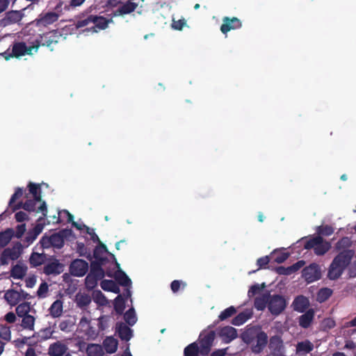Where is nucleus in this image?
Returning a JSON list of instances; mask_svg holds the SVG:
<instances>
[{
    "instance_id": "nucleus-47",
    "label": "nucleus",
    "mask_w": 356,
    "mask_h": 356,
    "mask_svg": "<svg viewBox=\"0 0 356 356\" xmlns=\"http://www.w3.org/2000/svg\"><path fill=\"white\" fill-rule=\"evenodd\" d=\"M236 313V309L234 306H230L224 309L218 316V320L223 321L232 316Z\"/></svg>"
},
{
    "instance_id": "nucleus-1",
    "label": "nucleus",
    "mask_w": 356,
    "mask_h": 356,
    "mask_svg": "<svg viewBox=\"0 0 356 356\" xmlns=\"http://www.w3.org/2000/svg\"><path fill=\"white\" fill-rule=\"evenodd\" d=\"M27 188L29 194L32 195L33 199L27 200L24 202V210L36 213H41L42 216L38 218V220H45L47 217V207L45 201L42 200L40 185L29 182Z\"/></svg>"
},
{
    "instance_id": "nucleus-50",
    "label": "nucleus",
    "mask_w": 356,
    "mask_h": 356,
    "mask_svg": "<svg viewBox=\"0 0 356 356\" xmlns=\"http://www.w3.org/2000/svg\"><path fill=\"white\" fill-rule=\"evenodd\" d=\"M93 300L97 304L102 306L106 305L108 302L105 296L99 290L93 293Z\"/></svg>"
},
{
    "instance_id": "nucleus-21",
    "label": "nucleus",
    "mask_w": 356,
    "mask_h": 356,
    "mask_svg": "<svg viewBox=\"0 0 356 356\" xmlns=\"http://www.w3.org/2000/svg\"><path fill=\"white\" fill-rule=\"evenodd\" d=\"M86 0H70L68 3L59 1L55 6L54 10L59 13L69 12L72 10L81 6Z\"/></svg>"
},
{
    "instance_id": "nucleus-61",
    "label": "nucleus",
    "mask_w": 356,
    "mask_h": 356,
    "mask_svg": "<svg viewBox=\"0 0 356 356\" xmlns=\"http://www.w3.org/2000/svg\"><path fill=\"white\" fill-rule=\"evenodd\" d=\"M92 23V15L88 16L86 19H79L76 23V28H83Z\"/></svg>"
},
{
    "instance_id": "nucleus-9",
    "label": "nucleus",
    "mask_w": 356,
    "mask_h": 356,
    "mask_svg": "<svg viewBox=\"0 0 356 356\" xmlns=\"http://www.w3.org/2000/svg\"><path fill=\"white\" fill-rule=\"evenodd\" d=\"M22 189L17 188L14 194L11 196L7 209L4 213L0 214V218L4 213H11L17 211L22 207Z\"/></svg>"
},
{
    "instance_id": "nucleus-23",
    "label": "nucleus",
    "mask_w": 356,
    "mask_h": 356,
    "mask_svg": "<svg viewBox=\"0 0 356 356\" xmlns=\"http://www.w3.org/2000/svg\"><path fill=\"white\" fill-rule=\"evenodd\" d=\"M44 220L39 221L37 220L38 223L36 225L27 232L26 237L24 240V242L27 243V245L32 243L38 237V236L42 232V229L44 226Z\"/></svg>"
},
{
    "instance_id": "nucleus-45",
    "label": "nucleus",
    "mask_w": 356,
    "mask_h": 356,
    "mask_svg": "<svg viewBox=\"0 0 356 356\" xmlns=\"http://www.w3.org/2000/svg\"><path fill=\"white\" fill-rule=\"evenodd\" d=\"M76 302L79 307H86L91 302V298L88 294H78L76 296Z\"/></svg>"
},
{
    "instance_id": "nucleus-33",
    "label": "nucleus",
    "mask_w": 356,
    "mask_h": 356,
    "mask_svg": "<svg viewBox=\"0 0 356 356\" xmlns=\"http://www.w3.org/2000/svg\"><path fill=\"white\" fill-rule=\"evenodd\" d=\"M88 356H103L104 354L103 347L97 343H90L86 348Z\"/></svg>"
},
{
    "instance_id": "nucleus-7",
    "label": "nucleus",
    "mask_w": 356,
    "mask_h": 356,
    "mask_svg": "<svg viewBox=\"0 0 356 356\" xmlns=\"http://www.w3.org/2000/svg\"><path fill=\"white\" fill-rule=\"evenodd\" d=\"M286 302L284 298L280 295L270 296L269 294L268 308L273 315H279L286 308Z\"/></svg>"
},
{
    "instance_id": "nucleus-36",
    "label": "nucleus",
    "mask_w": 356,
    "mask_h": 356,
    "mask_svg": "<svg viewBox=\"0 0 356 356\" xmlns=\"http://www.w3.org/2000/svg\"><path fill=\"white\" fill-rule=\"evenodd\" d=\"M50 315L54 318L59 317L63 314V302L60 300L54 301L49 309Z\"/></svg>"
},
{
    "instance_id": "nucleus-11",
    "label": "nucleus",
    "mask_w": 356,
    "mask_h": 356,
    "mask_svg": "<svg viewBox=\"0 0 356 356\" xmlns=\"http://www.w3.org/2000/svg\"><path fill=\"white\" fill-rule=\"evenodd\" d=\"M22 56V41L15 40L10 47L0 54V58L3 57L5 60H8L10 58H19Z\"/></svg>"
},
{
    "instance_id": "nucleus-58",
    "label": "nucleus",
    "mask_w": 356,
    "mask_h": 356,
    "mask_svg": "<svg viewBox=\"0 0 356 356\" xmlns=\"http://www.w3.org/2000/svg\"><path fill=\"white\" fill-rule=\"evenodd\" d=\"M289 257V254L288 252H280L278 254L275 253L274 261L277 264H282Z\"/></svg>"
},
{
    "instance_id": "nucleus-32",
    "label": "nucleus",
    "mask_w": 356,
    "mask_h": 356,
    "mask_svg": "<svg viewBox=\"0 0 356 356\" xmlns=\"http://www.w3.org/2000/svg\"><path fill=\"white\" fill-rule=\"evenodd\" d=\"M107 251L106 246L100 241L99 245L96 246L93 251V257L95 259L94 261H99L101 259H105L106 263H110L107 257H102V254Z\"/></svg>"
},
{
    "instance_id": "nucleus-2",
    "label": "nucleus",
    "mask_w": 356,
    "mask_h": 356,
    "mask_svg": "<svg viewBox=\"0 0 356 356\" xmlns=\"http://www.w3.org/2000/svg\"><path fill=\"white\" fill-rule=\"evenodd\" d=\"M244 343L250 346L251 351L254 354L261 353L268 343L267 334L258 327H252L246 329L241 335Z\"/></svg>"
},
{
    "instance_id": "nucleus-31",
    "label": "nucleus",
    "mask_w": 356,
    "mask_h": 356,
    "mask_svg": "<svg viewBox=\"0 0 356 356\" xmlns=\"http://www.w3.org/2000/svg\"><path fill=\"white\" fill-rule=\"evenodd\" d=\"M118 341L113 337H107L103 341V346L107 353L112 354L118 349Z\"/></svg>"
},
{
    "instance_id": "nucleus-48",
    "label": "nucleus",
    "mask_w": 356,
    "mask_h": 356,
    "mask_svg": "<svg viewBox=\"0 0 356 356\" xmlns=\"http://www.w3.org/2000/svg\"><path fill=\"white\" fill-rule=\"evenodd\" d=\"M35 318L29 314L27 311L24 312V329L32 330L34 327Z\"/></svg>"
},
{
    "instance_id": "nucleus-43",
    "label": "nucleus",
    "mask_w": 356,
    "mask_h": 356,
    "mask_svg": "<svg viewBox=\"0 0 356 356\" xmlns=\"http://www.w3.org/2000/svg\"><path fill=\"white\" fill-rule=\"evenodd\" d=\"M314 348L313 344L308 340L299 342L296 346L298 353L304 352L305 353H310Z\"/></svg>"
},
{
    "instance_id": "nucleus-40",
    "label": "nucleus",
    "mask_w": 356,
    "mask_h": 356,
    "mask_svg": "<svg viewBox=\"0 0 356 356\" xmlns=\"http://www.w3.org/2000/svg\"><path fill=\"white\" fill-rule=\"evenodd\" d=\"M332 295V290L329 288H322L317 293V301L324 302Z\"/></svg>"
},
{
    "instance_id": "nucleus-35",
    "label": "nucleus",
    "mask_w": 356,
    "mask_h": 356,
    "mask_svg": "<svg viewBox=\"0 0 356 356\" xmlns=\"http://www.w3.org/2000/svg\"><path fill=\"white\" fill-rule=\"evenodd\" d=\"M269 293L263 294L261 296L255 298L254 302V307L259 310H264L268 305Z\"/></svg>"
},
{
    "instance_id": "nucleus-46",
    "label": "nucleus",
    "mask_w": 356,
    "mask_h": 356,
    "mask_svg": "<svg viewBox=\"0 0 356 356\" xmlns=\"http://www.w3.org/2000/svg\"><path fill=\"white\" fill-rule=\"evenodd\" d=\"M50 236L52 247L60 249L64 245V239L63 238L61 234H59L58 232L54 233L51 234Z\"/></svg>"
},
{
    "instance_id": "nucleus-59",
    "label": "nucleus",
    "mask_w": 356,
    "mask_h": 356,
    "mask_svg": "<svg viewBox=\"0 0 356 356\" xmlns=\"http://www.w3.org/2000/svg\"><path fill=\"white\" fill-rule=\"evenodd\" d=\"M90 325V321L88 320V318L86 316H83L81 318V320L79 321V324L81 331L84 333L87 331V328L89 327Z\"/></svg>"
},
{
    "instance_id": "nucleus-30",
    "label": "nucleus",
    "mask_w": 356,
    "mask_h": 356,
    "mask_svg": "<svg viewBox=\"0 0 356 356\" xmlns=\"http://www.w3.org/2000/svg\"><path fill=\"white\" fill-rule=\"evenodd\" d=\"M219 334L224 342L228 343L237 337V331L233 327L225 326L220 329Z\"/></svg>"
},
{
    "instance_id": "nucleus-15",
    "label": "nucleus",
    "mask_w": 356,
    "mask_h": 356,
    "mask_svg": "<svg viewBox=\"0 0 356 356\" xmlns=\"http://www.w3.org/2000/svg\"><path fill=\"white\" fill-rule=\"evenodd\" d=\"M49 356H72L68 352V347L60 341H57L49 345L48 348Z\"/></svg>"
},
{
    "instance_id": "nucleus-18",
    "label": "nucleus",
    "mask_w": 356,
    "mask_h": 356,
    "mask_svg": "<svg viewBox=\"0 0 356 356\" xmlns=\"http://www.w3.org/2000/svg\"><path fill=\"white\" fill-rule=\"evenodd\" d=\"M309 298L303 295H299L293 299L291 307L295 312L304 313L309 309Z\"/></svg>"
},
{
    "instance_id": "nucleus-20",
    "label": "nucleus",
    "mask_w": 356,
    "mask_h": 356,
    "mask_svg": "<svg viewBox=\"0 0 356 356\" xmlns=\"http://www.w3.org/2000/svg\"><path fill=\"white\" fill-rule=\"evenodd\" d=\"M22 19V13L20 11L12 10L8 12L5 17L0 19V26L6 27L13 24L17 23Z\"/></svg>"
},
{
    "instance_id": "nucleus-44",
    "label": "nucleus",
    "mask_w": 356,
    "mask_h": 356,
    "mask_svg": "<svg viewBox=\"0 0 356 356\" xmlns=\"http://www.w3.org/2000/svg\"><path fill=\"white\" fill-rule=\"evenodd\" d=\"M334 228L328 225H321L316 227V232L318 236H329L334 233Z\"/></svg>"
},
{
    "instance_id": "nucleus-5",
    "label": "nucleus",
    "mask_w": 356,
    "mask_h": 356,
    "mask_svg": "<svg viewBox=\"0 0 356 356\" xmlns=\"http://www.w3.org/2000/svg\"><path fill=\"white\" fill-rule=\"evenodd\" d=\"M331 248V244L328 241L323 240L321 236H316L305 241L304 248L310 250L314 248V253L316 255L321 256L325 254Z\"/></svg>"
},
{
    "instance_id": "nucleus-24",
    "label": "nucleus",
    "mask_w": 356,
    "mask_h": 356,
    "mask_svg": "<svg viewBox=\"0 0 356 356\" xmlns=\"http://www.w3.org/2000/svg\"><path fill=\"white\" fill-rule=\"evenodd\" d=\"M314 309L312 308L309 309L298 317V321L299 325L304 329L309 328L314 319Z\"/></svg>"
},
{
    "instance_id": "nucleus-13",
    "label": "nucleus",
    "mask_w": 356,
    "mask_h": 356,
    "mask_svg": "<svg viewBox=\"0 0 356 356\" xmlns=\"http://www.w3.org/2000/svg\"><path fill=\"white\" fill-rule=\"evenodd\" d=\"M321 273L318 264L314 263L302 270V277L308 282H315L321 278Z\"/></svg>"
},
{
    "instance_id": "nucleus-12",
    "label": "nucleus",
    "mask_w": 356,
    "mask_h": 356,
    "mask_svg": "<svg viewBox=\"0 0 356 356\" xmlns=\"http://www.w3.org/2000/svg\"><path fill=\"white\" fill-rule=\"evenodd\" d=\"M88 270V264L83 259H76L73 260L70 266L71 274L76 277L84 276Z\"/></svg>"
},
{
    "instance_id": "nucleus-62",
    "label": "nucleus",
    "mask_w": 356,
    "mask_h": 356,
    "mask_svg": "<svg viewBox=\"0 0 356 356\" xmlns=\"http://www.w3.org/2000/svg\"><path fill=\"white\" fill-rule=\"evenodd\" d=\"M186 22L184 19L179 20H173L172 23V28L175 30L181 31L186 25Z\"/></svg>"
},
{
    "instance_id": "nucleus-29",
    "label": "nucleus",
    "mask_w": 356,
    "mask_h": 356,
    "mask_svg": "<svg viewBox=\"0 0 356 356\" xmlns=\"http://www.w3.org/2000/svg\"><path fill=\"white\" fill-rule=\"evenodd\" d=\"M110 15L111 18L106 19L103 16L92 15V23L95 24L93 29L97 28L99 30L106 29L109 24L113 22L112 13Z\"/></svg>"
},
{
    "instance_id": "nucleus-37",
    "label": "nucleus",
    "mask_w": 356,
    "mask_h": 356,
    "mask_svg": "<svg viewBox=\"0 0 356 356\" xmlns=\"http://www.w3.org/2000/svg\"><path fill=\"white\" fill-rule=\"evenodd\" d=\"M252 316V314L249 312H242L236 316L232 320L234 325L239 326L245 323Z\"/></svg>"
},
{
    "instance_id": "nucleus-6",
    "label": "nucleus",
    "mask_w": 356,
    "mask_h": 356,
    "mask_svg": "<svg viewBox=\"0 0 356 356\" xmlns=\"http://www.w3.org/2000/svg\"><path fill=\"white\" fill-rule=\"evenodd\" d=\"M107 264L105 259H101L99 261H91L89 273L99 280H102L105 275L113 277V270L110 268H106V270H104L103 268Z\"/></svg>"
},
{
    "instance_id": "nucleus-34",
    "label": "nucleus",
    "mask_w": 356,
    "mask_h": 356,
    "mask_svg": "<svg viewBox=\"0 0 356 356\" xmlns=\"http://www.w3.org/2000/svg\"><path fill=\"white\" fill-rule=\"evenodd\" d=\"M21 295L20 291H16L15 289H11L8 291L4 295V298L6 300L10 305H15L17 304L19 300L20 299Z\"/></svg>"
},
{
    "instance_id": "nucleus-26",
    "label": "nucleus",
    "mask_w": 356,
    "mask_h": 356,
    "mask_svg": "<svg viewBox=\"0 0 356 356\" xmlns=\"http://www.w3.org/2000/svg\"><path fill=\"white\" fill-rule=\"evenodd\" d=\"M22 252V246L20 243H17L12 248H7L3 250L1 258L4 260L17 259Z\"/></svg>"
},
{
    "instance_id": "nucleus-39",
    "label": "nucleus",
    "mask_w": 356,
    "mask_h": 356,
    "mask_svg": "<svg viewBox=\"0 0 356 356\" xmlns=\"http://www.w3.org/2000/svg\"><path fill=\"white\" fill-rule=\"evenodd\" d=\"M184 356H199L200 347L196 342H193L184 348Z\"/></svg>"
},
{
    "instance_id": "nucleus-49",
    "label": "nucleus",
    "mask_w": 356,
    "mask_h": 356,
    "mask_svg": "<svg viewBox=\"0 0 356 356\" xmlns=\"http://www.w3.org/2000/svg\"><path fill=\"white\" fill-rule=\"evenodd\" d=\"M74 325V323L72 320L67 319L62 321L59 323L58 327L63 332H70L72 330Z\"/></svg>"
},
{
    "instance_id": "nucleus-55",
    "label": "nucleus",
    "mask_w": 356,
    "mask_h": 356,
    "mask_svg": "<svg viewBox=\"0 0 356 356\" xmlns=\"http://www.w3.org/2000/svg\"><path fill=\"white\" fill-rule=\"evenodd\" d=\"M0 338L6 341L10 340L11 332L8 327L1 326L0 327Z\"/></svg>"
},
{
    "instance_id": "nucleus-17",
    "label": "nucleus",
    "mask_w": 356,
    "mask_h": 356,
    "mask_svg": "<svg viewBox=\"0 0 356 356\" xmlns=\"http://www.w3.org/2000/svg\"><path fill=\"white\" fill-rule=\"evenodd\" d=\"M242 26L241 20L235 17L232 18L225 17L222 19V24L220 26V31L222 33L226 34L231 30L240 29Z\"/></svg>"
},
{
    "instance_id": "nucleus-63",
    "label": "nucleus",
    "mask_w": 356,
    "mask_h": 356,
    "mask_svg": "<svg viewBox=\"0 0 356 356\" xmlns=\"http://www.w3.org/2000/svg\"><path fill=\"white\" fill-rule=\"evenodd\" d=\"M276 272L279 275H289L293 273L292 268L290 266L284 267V266H278L276 268Z\"/></svg>"
},
{
    "instance_id": "nucleus-19",
    "label": "nucleus",
    "mask_w": 356,
    "mask_h": 356,
    "mask_svg": "<svg viewBox=\"0 0 356 356\" xmlns=\"http://www.w3.org/2000/svg\"><path fill=\"white\" fill-rule=\"evenodd\" d=\"M64 269V265L59 262L56 259L49 261L44 266L43 272L47 275H59Z\"/></svg>"
},
{
    "instance_id": "nucleus-10",
    "label": "nucleus",
    "mask_w": 356,
    "mask_h": 356,
    "mask_svg": "<svg viewBox=\"0 0 356 356\" xmlns=\"http://www.w3.org/2000/svg\"><path fill=\"white\" fill-rule=\"evenodd\" d=\"M40 31V24L37 19L28 23L24 27V42L27 43L29 41H32L34 38L39 37Z\"/></svg>"
},
{
    "instance_id": "nucleus-3",
    "label": "nucleus",
    "mask_w": 356,
    "mask_h": 356,
    "mask_svg": "<svg viewBox=\"0 0 356 356\" xmlns=\"http://www.w3.org/2000/svg\"><path fill=\"white\" fill-rule=\"evenodd\" d=\"M60 38L61 35L56 31L40 34L39 37L34 38L32 41H29L27 43L24 42V56L33 55L36 53L40 46H46L53 50L54 45L58 42Z\"/></svg>"
},
{
    "instance_id": "nucleus-27",
    "label": "nucleus",
    "mask_w": 356,
    "mask_h": 356,
    "mask_svg": "<svg viewBox=\"0 0 356 356\" xmlns=\"http://www.w3.org/2000/svg\"><path fill=\"white\" fill-rule=\"evenodd\" d=\"M115 330L118 337L126 341H129L133 336L131 329L122 322L116 323Z\"/></svg>"
},
{
    "instance_id": "nucleus-22",
    "label": "nucleus",
    "mask_w": 356,
    "mask_h": 356,
    "mask_svg": "<svg viewBox=\"0 0 356 356\" xmlns=\"http://www.w3.org/2000/svg\"><path fill=\"white\" fill-rule=\"evenodd\" d=\"M269 348L271 350V354L274 356H283V341L281 337L275 335L270 338L269 341Z\"/></svg>"
},
{
    "instance_id": "nucleus-25",
    "label": "nucleus",
    "mask_w": 356,
    "mask_h": 356,
    "mask_svg": "<svg viewBox=\"0 0 356 356\" xmlns=\"http://www.w3.org/2000/svg\"><path fill=\"white\" fill-rule=\"evenodd\" d=\"M63 13L57 12L55 10V12H47L46 13L41 14L40 15V18L37 20L40 23V26H46L56 22L58 19L59 16Z\"/></svg>"
},
{
    "instance_id": "nucleus-8",
    "label": "nucleus",
    "mask_w": 356,
    "mask_h": 356,
    "mask_svg": "<svg viewBox=\"0 0 356 356\" xmlns=\"http://www.w3.org/2000/svg\"><path fill=\"white\" fill-rule=\"evenodd\" d=\"M216 333L214 331L211 330L207 332H202L200 335V354L206 356L207 355L213 345Z\"/></svg>"
},
{
    "instance_id": "nucleus-64",
    "label": "nucleus",
    "mask_w": 356,
    "mask_h": 356,
    "mask_svg": "<svg viewBox=\"0 0 356 356\" xmlns=\"http://www.w3.org/2000/svg\"><path fill=\"white\" fill-rule=\"evenodd\" d=\"M115 282L110 280H103L100 283L101 288L106 291H110Z\"/></svg>"
},
{
    "instance_id": "nucleus-52",
    "label": "nucleus",
    "mask_w": 356,
    "mask_h": 356,
    "mask_svg": "<svg viewBox=\"0 0 356 356\" xmlns=\"http://www.w3.org/2000/svg\"><path fill=\"white\" fill-rule=\"evenodd\" d=\"M98 279L88 273L85 279L86 286L88 289H93L97 285Z\"/></svg>"
},
{
    "instance_id": "nucleus-14",
    "label": "nucleus",
    "mask_w": 356,
    "mask_h": 356,
    "mask_svg": "<svg viewBox=\"0 0 356 356\" xmlns=\"http://www.w3.org/2000/svg\"><path fill=\"white\" fill-rule=\"evenodd\" d=\"M111 257L114 261V264L111 263V265H114L115 268L118 270L113 273V277L115 279L118 283L123 286H129L131 284V281L126 273L120 269V264L118 263L114 254L110 253Z\"/></svg>"
},
{
    "instance_id": "nucleus-51",
    "label": "nucleus",
    "mask_w": 356,
    "mask_h": 356,
    "mask_svg": "<svg viewBox=\"0 0 356 356\" xmlns=\"http://www.w3.org/2000/svg\"><path fill=\"white\" fill-rule=\"evenodd\" d=\"M11 277L14 280H22V266L20 264L15 265L11 271Z\"/></svg>"
},
{
    "instance_id": "nucleus-4",
    "label": "nucleus",
    "mask_w": 356,
    "mask_h": 356,
    "mask_svg": "<svg viewBox=\"0 0 356 356\" xmlns=\"http://www.w3.org/2000/svg\"><path fill=\"white\" fill-rule=\"evenodd\" d=\"M353 256V252L350 250H344L339 252L330 265L327 277L331 280L339 279L349 265Z\"/></svg>"
},
{
    "instance_id": "nucleus-42",
    "label": "nucleus",
    "mask_w": 356,
    "mask_h": 356,
    "mask_svg": "<svg viewBox=\"0 0 356 356\" xmlns=\"http://www.w3.org/2000/svg\"><path fill=\"white\" fill-rule=\"evenodd\" d=\"M124 318L126 323L129 326H133L137 321L135 310L134 308L129 309L124 315Z\"/></svg>"
},
{
    "instance_id": "nucleus-57",
    "label": "nucleus",
    "mask_w": 356,
    "mask_h": 356,
    "mask_svg": "<svg viewBox=\"0 0 356 356\" xmlns=\"http://www.w3.org/2000/svg\"><path fill=\"white\" fill-rule=\"evenodd\" d=\"M77 252L80 256L86 257L88 259H91L90 254L88 252L87 248L83 243H77Z\"/></svg>"
},
{
    "instance_id": "nucleus-38",
    "label": "nucleus",
    "mask_w": 356,
    "mask_h": 356,
    "mask_svg": "<svg viewBox=\"0 0 356 356\" xmlns=\"http://www.w3.org/2000/svg\"><path fill=\"white\" fill-rule=\"evenodd\" d=\"M45 261V255L44 254H39L37 252H33L29 258V262L31 265L34 267L38 266L42 264Z\"/></svg>"
},
{
    "instance_id": "nucleus-56",
    "label": "nucleus",
    "mask_w": 356,
    "mask_h": 356,
    "mask_svg": "<svg viewBox=\"0 0 356 356\" xmlns=\"http://www.w3.org/2000/svg\"><path fill=\"white\" fill-rule=\"evenodd\" d=\"M84 334L88 339H94L99 335V330L90 324Z\"/></svg>"
},
{
    "instance_id": "nucleus-41",
    "label": "nucleus",
    "mask_w": 356,
    "mask_h": 356,
    "mask_svg": "<svg viewBox=\"0 0 356 356\" xmlns=\"http://www.w3.org/2000/svg\"><path fill=\"white\" fill-rule=\"evenodd\" d=\"M114 309L118 314H122L125 309V300L121 295H118L114 300Z\"/></svg>"
},
{
    "instance_id": "nucleus-54",
    "label": "nucleus",
    "mask_w": 356,
    "mask_h": 356,
    "mask_svg": "<svg viewBox=\"0 0 356 356\" xmlns=\"http://www.w3.org/2000/svg\"><path fill=\"white\" fill-rule=\"evenodd\" d=\"M264 287L265 284L264 283L261 286L258 284L252 285L248 292V296L250 298L254 296L259 293Z\"/></svg>"
},
{
    "instance_id": "nucleus-60",
    "label": "nucleus",
    "mask_w": 356,
    "mask_h": 356,
    "mask_svg": "<svg viewBox=\"0 0 356 356\" xmlns=\"http://www.w3.org/2000/svg\"><path fill=\"white\" fill-rule=\"evenodd\" d=\"M97 321H98V327H99L98 330L99 331L104 330L107 327L108 317L105 316H101L99 318H98Z\"/></svg>"
},
{
    "instance_id": "nucleus-28",
    "label": "nucleus",
    "mask_w": 356,
    "mask_h": 356,
    "mask_svg": "<svg viewBox=\"0 0 356 356\" xmlns=\"http://www.w3.org/2000/svg\"><path fill=\"white\" fill-rule=\"evenodd\" d=\"M132 1L133 0H128L125 3L119 7L112 13V17L127 15L134 12L138 7V3Z\"/></svg>"
},
{
    "instance_id": "nucleus-16",
    "label": "nucleus",
    "mask_w": 356,
    "mask_h": 356,
    "mask_svg": "<svg viewBox=\"0 0 356 356\" xmlns=\"http://www.w3.org/2000/svg\"><path fill=\"white\" fill-rule=\"evenodd\" d=\"M22 225H19L16 233L13 229H7L4 232H0V247L3 248L7 245L15 234L17 238H20L22 236Z\"/></svg>"
},
{
    "instance_id": "nucleus-53",
    "label": "nucleus",
    "mask_w": 356,
    "mask_h": 356,
    "mask_svg": "<svg viewBox=\"0 0 356 356\" xmlns=\"http://www.w3.org/2000/svg\"><path fill=\"white\" fill-rule=\"evenodd\" d=\"M49 291V286L47 282H43L40 284L38 291L37 296L40 298H46Z\"/></svg>"
}]
</instances>
